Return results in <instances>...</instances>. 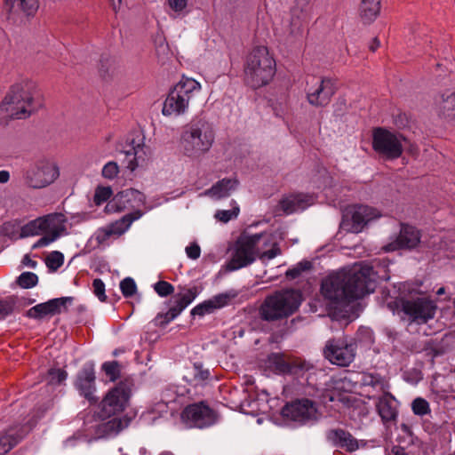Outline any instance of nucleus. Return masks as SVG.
I'll return each mask as SVG.
<instances>
[{"instance_id": "nucleus-53", "label": "nucleus", "mask_w": 455, "mask_h": 455, "mask_svg": "<svg viewBox=\"0 0 455 455\" xmlns=\"http://www.w3.org/2000/svg\"><path fill=\"white\" fill-rule=\"evenodd\" d=\"M186 253L188 258L192 259H197L201 254L200 246L196 243H191L189 246L186 248Z\"/></svg>"}, {"instance_id": "nucleus-55", "label": "nucleus", "mask_w": 455, "mask_h": 455, "mask_svg": "<svg viewBox=\"0 0 455 455\" xmlns=\"http://www.w3.org/2000/svg\"><path fill=\"white\" fill-rule=\"evenodd\" d=\"M171 8L175 12L182 11L186 6L188 0H168Z\"/></svg>"}, {"instance_id": "nucleus-38", "label": "nucleus", "mask_w": 455, "mask_h": 455, "mask_svg": "<svg viewBox=\"0 0 455 455\" xmlns=\"http://www.w3.org/2000/svg\"><path fill=\"white\" fill-rule=\"evenodd\" d=\"M64 262V256L61 252L54 251H52L45 259V263L47 267L51 271H56L58 268H60Z\"/></svg>"}, {"instance_id": "nucleus-52", "label": "nucleus", "mask_w": 455, "mask_h": 455, "mask_svg": "<svg viewBox=\"0 0 455 455\" xmlns=\"http://www.w3.org/2000/svg\"><path fill=\"white\" fill-rule=\"evenodd\" d=\"M291 25L292 26H299V20H304L307 17L306 12H304L302 10H299L298 6H295L291 10Z\"/></svg>"}, {"instance_id": "nucleus-30", "label": "nucleus", "mask_w": 455, "mask_h": 455, "mask_svg": "<svg viewBox=\"0 0 455 455\" xmlns=\"http://www.w3.org/2000/svg\"><path fill=\"white\" fill-rule=\"evenodd\" d=\"M230 299V296L226 293H221L214 296L209 300H205L203 303L197 305L191 310L192 315L203 316L206 314L212 313L215 309L220 308L226 306Z\"/></svg>"}, {"instance_id": "nucleus-10", "label": "nucleus", "mask_w": 455, "mask_h": 455, "mask_svg": "<svg viewBox=\"0 0 455 455\" xmlns=\"http://www.w3.org/2000/svg\"><path fill=\"white\" fill-rule=\"evenodd\" d=\"M335 82L330 77L312 76L306 84L307 102L315 108H324L331 100L336 92Z\"/></svg>"}, {"instance_id": "nucleus-61", "label": "nucleus", "mask_w": 455, "mask_h": 455, "mask_svg": "<svg viewBox=\"0 0 455 455\" xmlns=\"http://www.w3.org/2000/svg\"><path fill=\"white\" fill-rule=\"evenodd\" d=\"M401 429L403 430V432H404V433H406V434H408L410 435H411V434H412L411 427L407 424H405V423H403L401 425Z\"/></svg>"}, {"instance_id": "nucleus-3", "label": "nucleus", "mask_w": 455, "mask_h": 455, "mask_svg": "<svg viewBox=\"0 0 455 455\" xmlns=\"http://www.w3.org/2000/svg\"><path fill=\"white\" fill-rule=\"evenodd\" d=\"M262 237V233L251 235H242L235 243V251L231 259L227 264V269L234 271L247 267L255 260L256 255L264 262L266 259H272L282 254L278 243L270 236L267 238L264 244L265 246L271 245V248L259 252L256 246Z\"/></svg>"}, {"instance_id": "nucleus-23", "label": "nucleus", "mask_w": 455, "mask_h": 455, "mask_svg": "<svg viewBox=\"0 0 455 455\" xmlns=\"http://www.w3.org/2000/svg\"><path fill=\"white\" fill-rule=\"evenodd\" d=\"M420 242V235L418 229L408 225H403L396 240L387 244L384 249L393 251L399 249H413Z\"/></svg>"}, {"instance_id": "nucleus-56", "label": "nucleus", "mask_w": 455, "mask_h": 455, "mask_svg": "<svg viewBox=\"0 0 455 455\" xmlns=\"http://www.w3.org/2000/svg\"><path fill=\"white\" fill-rule=\"evenodd\" d=\"M56 239H57V235H52L48 233H45V235H44L37 241L36 247L45 246V245L49 244L50 243L55 241Z\"/></svg>"}, {"instance_id": "nucleus-28", "label": "nucleus", "mask_w": 455, "mask_h": 455, "mask_svg": "<svg viewBox=\"0 0 455 455\" xmlns=\"http://www.w3.org/2000/svg\"><path fill=\"white\" fill-rule=\"evenodd\" d=\"M44 233L52 235H60L66 234L67 218L63 213L55 212L43 216Z\"/></svg>"}, {"instance_id": "nucleus-35", "label": "nucleus", "mask_w": 455, "mask_h": 455, "mask_svg": "<svg viewBox=\"0 0 455 455\" xmlns=\"http://www.w3.org/2000/svg\"><path fill=\"white\" fill-rule=\"evenodd\" d=\"M147 150H148V148L142 143H138L137 146H133L132 149L126 150V156H133L132 159L128 160L127 168L131 171H134L140 164L145 163L147 159Z\"/></svg>"}, {"instance_id": "nucleus-49", "label": "nucleus", "mask_w": 455, "mask_h": 455, "mask_svg": "<svg viewBox=\"0 0 455 455\" xmlns=\"http://www.w3.org/2000/svg\"><path fill=\"white\" fill-rule=\"evenodd\" d=\"M15 301L12 298H8L5 300H0V319H4L12 313Z\"/></svg>"}, {"instance_id": "nucleus-59", "label": "nucleus", "mask_w": 455, "mask_h": 455, "mask_svg": "<svg viewBox=\"0 0 455 455\" xmlns=\"http://www.w3.org/2000/svg\"><path fill=\"white\" fill-rule=\"evenodd\" d=\"M10 179V173L7 171H0V184L8 182Z\"/></svg>"}, {"instance_id": "nucleus-50", "label": "nucleus", "mask_w": 455, "mask_h": 455, "mask_svg": "<svg viewBox=\"0 0 455 455\" xmlns=\"http://www.w3.org/2000/svg\"><path fill=\"white\" fill-rule=\"evenodd\" d=\"M119 172L118 165L116 162H108L102 169V176L108 180H113Z\"/></svg>"}, {"instance_id": "nucleus-48", "label": "nucleus", "mask_w": 455, "mask_h": 455, "mask_svg": "<svg viewBox=\"0 0 455 455\" xmlns=\"http://www.w3.org/2000/svg\"><path fill=\"white\" fill-rule=\"evenodd\" d=\"M154 289L161 297H166L172 294L174 291V287L166 281H158L155 283Z\"/></svg>"}, {"instance_id": "nucleus-6", "label": "nucleus", "mask_w": 455, "mask_h": 455, "mask_svg": "<svg viewBox=\"0 0 455 455\" xmlns=\"http://www.w3.org/2000/svg\"><path fill=\"white\" fill-rule=\"evenodd\" d=\"M275 73V63L265 46L252 49L246 59L244 67L245 82L251 87L257 89L273 78Z\"/></svg>"}, {"instance_id": "nucleus-37", "label": "nucleus", "mask_w": 455, "mask_h": 455, "mask_svg": "<svg viewBox=\"0 0 455 455\" xmlns=\"http://www.w3.org/2000/svg\"><path fill=\"white\" fill-rule=\"evenodd\" d=\"M210 372L208 370L203 369L202 365L195 363L191 371L188 373L186 378L193 382L194 385H198L199 383L204 381L209 378Z\"/></svg>"}, {"instance_id": "nucleus-12", "label": "nucleus", "mask_w": 455, "mask_h": 455, "mask_svg": "<svg viewBox=\"0 0 455 455\" xmlns=\"http://www.w3.org/2000/svg\"><path fill=\"white\" fill-rule=\"evenodd\" d=\"M355 349V343L348 342L344 338H334L326 342L323 355L332 364L345 367L354 361Z\"/></svg>"}, {"instance_id": "nucleus-17", "label": "nucleus", "mask_w": 455, "mask_h": 455, "mask_svg": "<svg viewBox=\"0 0 455 455\" xmlns=\"http://www.w3.org/2000/svg\"><path fill=\"white\" fill-rule=\"evenodd\" d=\"M196 288L188 289L185 292H179L173 297V305L166 313H159L154 322L157 326L164 327L176 318L196 297Z\"/></svg>"}, {"instance_id": "nucleus-62", "label": "nucleus", "mask_w": 455, "mask_h": 455, "mask_svg": "<svg viewBox=\"0 0 455 455\" xmlns=\"http://www.w3.org/2000/svg\"><path fill=\"white\" fill-rule=\"evenodd\" d=\"M140 136H138V140L136 141V140L134 138H132L131 140V141L129 142L130 145L132 146L131 149H132L133 146H137L138 143H140Z\"/></svg>"}, {"instance_id": "nucleus-14", "label": "nucleus", "mask_w": 455, "mask_h": 455, "mask_svg": "<svg viewBox=\"0 0 455 455\" xmlns=\"http://www.w3.org/2000/svg\"><path fill=\"white\" fill-rule=\"evenodd\" d=\"M282 415L293 421L306 423L317 419V408L315 403L307 398L297 399L287 403L282 409Z\"/></svg>"}, {"instance_id": "nucleus-26", "label": "nucleus", "mask_w": 455, "mask_h": 455, "mask_svg": "<svg viewBox=\"0 0 455 455\" xmlns=\"http://www.w3.org/2000/svg\"><path fill=\"white\" fill-rule=\"evenodd\" d=\"M239 185V181L235 178H224L215 183L211 188L207 189L204 194L212 198L220 200L230 196Z\"/></svg>"}, {"instance_id": "nucleus-2", "label": "nucleus", "mask_w": 455, "mask_h": 455, "mask_svg": "<svg viewBox=\"0 0 455 455\" xmlns=\"http://www.w3.org/2000/svg\"><path fill=\"white\" fill-rule=\"evenodd\" d=\"M39 96L36 83L22 79L10 87L0 103V112L4 117L26 119L41 108Z\"/></svg>"}, {"instance_id": "nucleus-24", "label": "nucleus", "mask_w": 455, "mask_h": 455, "mask_svg": "<svg viewBox=\"0 0 455 455\" xmlns=\"http://www.w3.org/2000/svg\"><path fill=\"white\" fill-rule=\"evenodd\" d=\"M328 438L332 441L335 446L344 449L347 452H354L359 449L360 443L365 445L363 441H358L349 432L338 428L328 433Z\"/></svg>"}, {"instance_id": "nucleus-19", "label": "nucleus", "mask_w": 455, "mask_h": 455, "mask_svg": "<svg viewBox=\"0 0 455 455\" xmlns=\"http://www.w3.org/2000/svg\"><path fill=\"white\" fill-rule=\"evenodd\" d=\"M73 300V297L52 299L31 307L27 312V315L31 318L41 319L46 315H58L67 311L68 305H70Z\"/></svg>"}, {"instance_id": "nucleus-7", "label": "nucleus", "mask_w": 455, "mask_h": 455, "mask_svg": "<svg viewBox=\"0 0 455 455\" xmlns=\"http://www.w3.org/2000/svg\"><path fill=\"white\" fill-rule=\"evenodd\" d=\"M200 84L192 78H182L169 92L163 106L164 116L183 115L189 105L191 99L200 92Z\"/></svg>"}, {"instance_id": "nucleus-5", "label": "nucleus", "mask_w": 455, "mask_h": 455, "mask_svg": "<svg viewBox=\"0 0 455 455\" xmlns=\"http://www.w3.org/2000/svg\"><path fill=\"white\" fill-rule=\"evenodd\" d=\"M301 303V293L293 289L282 290L268 295L259 307V316L267 322L287 318Z\"/></svg>"}, {"instance_id": "nucleus-1", "label": "nucleus", "mask_w": 455, "mask_h": 455, "mask_svg": "<svg viewBox=\"0 0 455 455\" xmlns=\"http://www.w3.org/2000/svg\"><path fill=\"white\" fill-rule=\"evenodd\" d=\"M379 278L380 276L374 266L355 264L347 270L331 274L323 279L321 291L332 302H350L373 292Z\"/></svg>"}, {"instance_id": "nucleus-11", "label": "nucleus", "mask_w": 455, "mask_h": 455, "mask_svg": "<svg viewBox=\"0 0 455 455\" xmlns=\"http://www.w3.org/2000/svg\"><path fill=\"white\" fill-rule=\"evenodd\" d=\"M131 396V385L120 382L108 391L100 403V417L108 419L124 411Z\"/></svg>"}, {"instance_id": "nucleus-13", "label": "nucleus", "mask_w": 455, "mask_h": 455, "mask_svg": "<svg viewBox=\"0 0 455 455\" xmlns=\"http://www.w3.org/2000/svg\"><path fill=\"white\" fill-rule=\"evenodd\" d=\"M402 310L409 316L411 322L421 324L434 318L436 305L427 297H418L416 299H403Z\"/></svg>"}, {"instance_id": "nucleus-51", "label": "nucleus", "mask_w": 455, "mask_h": 455, "mask_svg": "<svg viewBox=\"0 0 455 455\" xmlns=\"http://www.w3.org/2000/svg\"><path fill=\"white\" fill-rule=\"evenodd\" d=\"M93 292L98 297V299L104 302L107 300V296L105 294V284L101 279L96 278L92 282Z\"/></svg>"}, {"instance_id": "nucleus-57", "label": "nucleus", "mask_w": 455, "mask_h": 455, "mask_svg": "<svg viewBox=\"0 0 455 455\" xmlns=\"http://www.w3.org/2000/svg\"><path fill=\"white\" fill-rule=\"evenodd\" d=\"M363 383L365 385L375 387L376 385L380 384V379L379 377L371 374L363 378Z\"/></svg>"}, {"instance_id": "nucleus-27", "label": "nucleus", "mask_w": 455, "mask_h": 455, "mask_svg": "<svg viewBox=\"0 0 455 455\" xmlns=\"http://www.w3.org/2000/svg\"><path fill=\"white\" fill-rule=\"evenodd\" d=\"M437 113L445 122L455 123V91L446 92L441 95Z\"/></svg>"}, {"instance_id": "nucleus-18", "label": "nucleus", "mask_w": 455, "mask_h": 455, "mask_svg": "<svg viewBox=\"0 0 455 455\" xmlns=\"http://www.w3.org/2000/svg\"><path fill=\"white\" fill-rule=\"evenodd\" d=\"M181 418L196 427H204L216 421L215 412L204 403L188 405L181 413Z\"/></svg>"}, {"instance_id": "nucleus-64", "label": "nucleus", "mask_w": 455, "mask_h": 455, "mask_svg": "<svg viewBox=\"0 0 455 455\" xmlns=\"http://www.w3.org/2000/svg\"><path fill=\"white\" fill-rule=\"evenodd\" d=\"M160 455H173V454L170 451H164V452H162Z\"/></svg>"}, {"instance_id": "nucleus-47", "label": "nucleus", "mask_w": 455, "mask_h": 455, "mask_svg": "<svg viewBox=\"0 0 455 455\" xmlns=\"http://www.w3.org/2000/svg\"><path fill=\"white\" fill-rule=\"evenodd\" d=\"M113 60L108 55H102L100 60L99 72L102 78L106 79L110 76Z\"/></svg>"}, {"instance_id": "nucleus-36", "label": "nucleus", "mask_w": 455, "mask_h": 455, "mask_svg": "<svg viewBox=\"0 0 455 455\" xmlns=\"http://www.w3.org/2000/svg\"><path fill=\"white\" fill-rule=\"evenodd\" d=\"M44 233L43 217L33 220L21 227L20 237H28Z\"/></svg>"}, {"instance_id": "nucleus-41", "label": "nucleus", "mask_w": 455, "mask_h": 455, "mask_svg": "<svg viewBox=\"0 0 455 455\" xmlns=\"http://www.w3.org/2000/svg\"><path fill=\"white\" fill-rule=\"evenodd\" d=\"M233 204L235 205L233 206V208L231 210L217 211V212L215 213V218L223 223H227L230 220L235 219L240 212V209H239V206L236 205L235 201H233Z\"/></svg>"}, {"instance_id": "nucleus-33", "label": "nucleus", "mask_w": 455, "mask_h": 455, "mask_svg": "<svg viewBox=\"0 0 455 455\" xmlns=\"http://www.w3.org/2000/svg\"><path fill=\"white\" fill-rule=\"evenodd\" d=\"M380 12V0H362L360 4V18L363 23H371Z\"/></svg>"}, {"instance_id": "nucleus-58", "label": "nucleus", "mask_w": 455, "mask_h": 455, "mask_svg": "<svg viewBox=\"0 0 455 455\" xmlns=\"http://www.w3.org/2000/svg\"><path fill=\"white\" fill-rule=\"evenodd\" d=\"M388 455H408L405 450L401 446H394Z\"/></svg>"}, {"instance_id": "nucleus-32", "label": "nucleus", "mask_w": 455, "mask_h": 455, "mask_svg": "<svg viewBox=\"0 0 455 455\" xmlns=\"http://www.w3.org/2000/svg\"><path fill=\"white\" fill-rule=\"evenodd\" d=\"M377 410L384 422L393 421L397 417L395 401L389 394H387L379 399Z\"/></svg>"}, {"instance_id": "nucleus-54", "label": "nucleus", "mask_w": 455, "mask_h": 455, "mask_svg": "<svg viewBox=\"0 0 455 455\" xmlns=\"http://www.w3.org/2000/svg\"><path fill=\"white\" fill-rule=\"evenodd\" d=\"M347 109V101L344 98L338 99L336 104H335V110L334 113L337 116H342L346 110Z\"/></svg>"}, {"instance_id": "nucleus-39", "label": "nucleus", "mask_w": 455, "mask_h": 455, "mask_svg": "<svg viewBox=\"0 0 455 455\" xmlns=\"http://www.w3.org/2000/svg\"><path fill=\"white\" fill-rule=\"evenodd\" d=\"M102 370L111 381H116L120 377L121 366L117 361L104 363Z\"/></svg>"}, {"instance_id": "nucleus-22", "label": "nucleus", "mask_w": 455, "mask_h": 455, "mask_svg": "<svg viewBox=\"0 0 455 455\" xmlns=\"http://www.w3.org/2000/svg\"><path fill=\"white\" fill-rule=\"evenodd\" d=\"M31 429L28 425H18L0 433V455H6Z\"/></svg>"}, {"instance_id": "nucleus-42", "label": "nucleus", "mask_w": 455, "mask_h": 455, "mask_svg": "<svg viewBox=\"0 0 455 455\" xmlns=\"http://www.w3.org/2000/svg\"><path fill=\"white\" fill-rule=\"evenodd\" d=\"M67 375L64 370L52 368L47 372L46 381L50 385L60 384L66 379Z\"/></svg>"}, {"instance_id": "nucleus-21", "label": "nucleus", "mask_w": 455, "mask_h": 455, "mask_svg": "<svg viewBox=\"0 0 455 455\" xmlns=\"http://www.w3.org/2000/svg\"><path fill=\"white\" fill-rule=\"evenodd\" d=\"M95 371L92 364L84 366L78 373L76 387L80 394L91 403H96L98 398L94 395L95 391Z\"/></svg>"}, {"instance_id": "nucleus-15", "label": "nucleus", "mask_w": 455, "mask_h": 455, "mask_svg": "<svg viewBox=\"0 0 455 455\" xmlns=\"http://www.w3.org/2000/svg\"><path fill=\"white\" fill-rule=\"evenodd\" d=\"M145 204L146 196L143 193L134 188H128L118 192L106 205L105 210L107 212H120L129 208L139 210L138 208Z\"/></svg>"}, {"instance_id": "nucleus-46", "label": "nucleus", "mask_w": 455, "mask_h": 455, "mask_svg": "<svg viewBox=\"0 0 455 455\" xmlns=\"http://www.w3.org/2000/svg\"><path fill=\"white\" fill-rule=\"evenodd\" d=\"M120 289L125 298H131L135 294L137 286L132 278L126 277L120 283Z\"/></svg>"}, {"instance_id": "nucleus-60", "label": "nucleus", "mask_w": 455, "mask_h": 455, "mask_svg": "<svg viewBox=\"0 0 455 455\" xmlns=\"http://www.w3.org/2000/svg\"><path fill=\"white\" fill-rule=\"evenodd\" d=\"M379 44H380V43H379V39L377 37H374L372 39V42L370 44L369 48L371 52H375L379 47Z\"/></svg>"}, {"instance_id": "nucleus-44", "label": "nucleus", "mask_w": 455, "mask_h": 455, "mask_svg": "<svg viewBox=\"0 0 455 455\" xmlns=\"http://www.w3.org/2000/svg\"><path fill=\"white\" fill-rule=\"evenodd\" d=\"M112 194L113 192L110 187H98L95 190L93 201L96 205H100L107 202Z\"/></svg>"}, {"instance_id": "nucleus-43", "label": "nucleus", "mask_w": 455, "mask_h": 455, "mask_svg": "<svg viewBox=\"0 0 455 455\" xmlns=\"http://www.w3.org/2000/svg\"><path fill=\"white\" fill-rule=\"evenodd\" d=\"M38 277L32 272L22 273L17 280L18 284L22 288H31L37 283Z\"/></svg>"}, {"instance_id": "nucleus-9", "label": "nucleus", "mask_w": 455, "mask_h": 455, "mask_svg": "<svg viewBox=\"0 0 455 455\" xmlns=\"http://www.w3.org/2000/svg\"><path fill=\"white\" fill-rule=\"evenodd\" d=\"M406 139L399 133H394L385 128H375L372 134V148L386 159L399 158L403 151Z\"/></svg>"}, {"instance_id": "nucleus-20", "label": "nucleus", "mask_w": 455, "mask_h": 455, "mask_svg": "<svg viewBox=\"0 0 455 455\" xmlns=\"http://www.w3.org/2000/svg\"><path fill=\"white\" fill-rule=\"evenodd\" d=\"M144 212L141 210H135L133 212L128 213L123 216L120 220L111 223L105 228L99 231L96 239L99 243H104L111 235H123L132 225V223L139 220Z\"/></svg>"}, {"instance_id": "nucleus-31", "label": "nucleus", "mask_w": 455, "mask_h": 455, "mask_svg": "<svg viewBox=\"0 0 455 455\" xmlns=\"http://www.w3.org/2000/svg\"><path fill=\"white\" fill-rule=\"evenodd\" d=\"M313 204L312 196L307 195H292L280 201L281 209L287 214L298 210H304Z\"/></svg>"}, {"instance_id": "nucleus-25", "label": "nucleus", "mask_w": 455, "mask_h": 455, "mask_svg": "<svg viewBox=\"0 0 455 455\" xmlns=\"http://www.w3.org/2000/svg\"><path fill=\"white\" fill-rule=\"evenodd\" d=\"M379 216V212L374 208L367 205L357 206L352 213L350 231L354 233L361 232L369 221L377 219Z\"/></svg>"}, {"instance_id": "nucleus-40", "label": "nucleus", "mask_w": 455, "mask_h": 455, "mask_svg": "<svg viewBox=\"0 0 455 455\" xmlns=\"http://www.w3.org/2000/svg\"><path fill=\"white\" fill-rule=\"evenodd\" d=\"M312 263L308 260H304L298 263L292 268H290L286 271V277L288 279L293 280L298 278L303 272L311 269Z\"/></svg>"}, {"instance_id": "nucleus-29", "label": "nucleus", "mask_w": 455, "mask_h": 455, "mask_svg": "<svg viewBox=\"0 0 455 455\" xmlns=\"http://www.w3.org/2000/svg\"><path fill=\"white\" fill-rule=\"evenodd\" d=\"M5 9L11 15H34L38 9L37 0H6Z\"/></svg>"}, {"instance_id": "nucleus-63", "label": "nucleus", "mask_w": 455, "mask_h": 455, "mask_svg": "<svg viewBox=\"0 0 455 455\" xmlns=\"http://www.w3.org/2000/svg\"><path fill=\"white\" fill-rule=\"evenodd\" d=\"M444 293H445V289H444V287H441V288H439V289L437 290V291H436V294H437V295H443V294H444Z\"/></svg>"}, {"instance_id": "nucleus-4", "label": "nucleus", "mask_w": 455, "mask_h": 455, "mask_svg": "<svg viewBox=\"0 0 455 455\" xmlns=\"http://www.w3.org/2000/svg\"><path fill=\"white\" fill-rule=\"evenodd\" d=\"M214 142V131L205 119L193 120L184 127L180 144L184 154L199 157L208 152Z\"/></svg>"}, {"instance_id": "nucleus-8", "label": "nucleus", "mask_w": 455, "mask_h": 455, "mask_svg": "<svg viewBox=\"0 0 455 455\" xmlns=\"http://www.w3.org/2000/svg\"><path fill=\"white\" fill-rule=\"evenodd\" d=\"M60 176L58 166L48 161H39L22 170L23 184L32 189L46 188Z\"/></svg>"}, {"instance_id": "nucleus-34", "label": "nucleus", "mask_w": 455, "mask_h": 455, "mask_svg": "<svg viewBox=\"0 0 455 455\" xmlns=\"http://www.w3.org/2000/svg\"><path fill=\"white\" fill-rule=\"evenodd\" d=\"M131 419L127 416L113 418L99 426V432L106 435H116L130 424Z\"/></svg>"}, {"instance_id": "nucleus-45", "label": "nucleus", "mask_w": 455, "mask_h": 455, "mask_svg": "<svg viewBox=\"0 0 455 455\" xmlns=\"http://www.w3.org/2000/svg\"><path fill=\"white\" fill-rule=\"evenodd\" d=\"M411 408L413 412L419 416H424L430 412L428 403L421 397L413 400Z\"/></svg>"}, {"instance_id": "nucleus-16", "label": "nucleus", "mask_w": 455, "mask_h": 455, "mask_svg": "<svg viewBox=\"0 0 455 455\" xmlns=\"http://www.w3.org/2000/svg\"><path fill=\"white\" fill-rule=\"evenodd\" d=\"M267 362L269 366L273 367L275 372L282 374L299 375L311 368L310 364L306 361L288 357L281 353H271L267 356Z\"/></svg>"}]
</instances>
